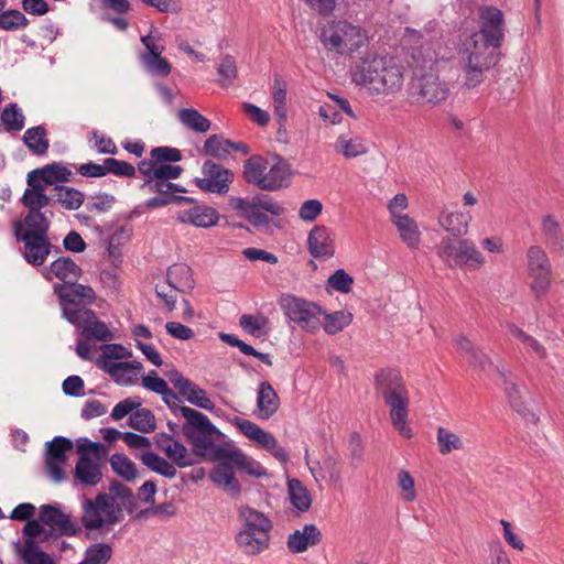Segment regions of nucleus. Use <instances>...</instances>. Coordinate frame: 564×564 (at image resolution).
Segmentation results:
<instances>
[{"instance_id": "c9c22d12", "label": "nucleus", "mask_w": 564, "mask_h": 564, "mask_svg": "<svg viewBox=\"0 0 564 564\" xmlns=\"http://www.w3.org/2000/svg\"><path fill=\"white\" fill-rule=\"evenodd\" d=\"M109 491L110 492L107 495L112 497L113 503H118V507L122 513H124V511L132 513L137 510L138 502L131 488L120 481L115 480L110 484Z\"/></svg>"}, {"instance_id": "603ef678", "label": "nucleus", "mask_w": 564, "mask_h": 564, "mask_svg": "<svg viewBox=\"0 0 564 564\" xmlns=\"http://www.w3.org/2000/svg\"><path fill=\"white\" fill-rule=\"evenodd\" d=\"M24 116L17 104H8L1 113V121L8 131H20L24 128Z\"/></svg>"}, {"instance_id": "aec40b11", "label": "nucleus", "mask_w": 564, "mask_h": 564, "mask_svg": "<svg viewBox=\"0 0 564 564\" xmlns=\"http://www.w3.org/2000/svg\"><path fill=\"white\" fill-rule=\"evenodd\" d=\"M473 47L468 48L467 63L475 65L485 72L492 68L500 58L498 46L471 40Z\"/></svg>"}, {"instance_id": "a211bd4d", "label": "nucleus", "mask_w": 564, "mask_h": 564, "mask_svg": "<svg viewBox=\"0 0 564 564\" xmlns=\"http://www.w3.org/2000/svg\"><path fill=\"white\" fill-rule=\"evenodd\" d=\"M53 289L63 304L88 305L93 304L97 299L93 288L77 283V281L72 282L67 286L56 283Z\"/></svg>"}, {"instance_id": "f257e3e1", "label": "nucleus", "mask_w": 564, "mask_h": 564, "mask_svg": "<svg viewBox=\"0 0 564 564\" xmlns=\"http://www.w3.org/2000/svg\"><path fill=\"white\" fill-rule=\"evenodd\" d=\"M351 80L377 94H392L403 85L402 66L394 57L360 58L350 68Z\"/></svg>"}, {"instance_id": "473e14b6", "label": "nucleus", "mask_w": 564, "mask_h": 564, "mask_svg": "<svg viewBox=\"0 0 564 564\" xmlns=\"http://www.w3.org/2000/svg\"><path fill=\"white\" fill-rule=\"evenodd\" d=\"M275 163L265 173L263 191L273 192L282 188L291 175L289 162L276 155Z\"/></svg>"}, {"instance_id": "58836bf2", "label": "nucleus", "mask_w": 564, "mask_h": 564, "mask_svg": "<svg viewBox=\"0 0 564 564\" xmlns=\"http://www.w3.org/2000/svg\"><path fill=\"white\" fill-rule=\"evenodd\" d=\"M383 401L389 406L392 423H406L410 403L408 390L384 398Z\"/></svg>"}, {"instance_id": "c756f323", "label": "nucleus", "mask_w": 564, "mask_h": 564, "mask_svg": "<svg viewBox=\"0 0 564 564\" xmlns=\"http://www.w3.org/2000/svg\"><path fill=\"white\" fill-rule=\"evenodd\" d=\"M28 213L23 220H20L23 225V234L32 236H47L51 227V217L53 212H42L34 208H26Z\"/></svg>"}, {"instance_id": "f704fd0d", "label": "nucleus", "mask_w": 564, "mask_h": 564, "mask_svg": "<svg viewBox=\"0 0 564 564\" xmlns=\"http://www.w3.org/2000/svg\"><path fill=\"white\" fill-rule=\"evenodd\" d=\"M541 231L544 237L545 245L552 251H561L564 249V234L560 223L552 215H545L542 218Z\"/></svg>"}, {"instance_id": "4468645a", "label": "nucleus", "mask_w": 564, "mask_h": 564, "mask_svg": "<svg viewBox=\"0 0 564 564\" xmlns=\"http://www.w3.org/2000/svg\"><path fill=\"white\" fill-rule=\"evenodd\" d=\"M72 448L70 440L65 437H55L47 443L45 469L54 481H61L65 478L64 465L67 460L66 453Z\"/></svg>"}, {"instance_id": "a878e982", "label": "nucleus", "mask_w": 564, "mask_h": 564, "mask_svg": "<svg viewBox=\"0 0 564 564\" xmlns=\"http://www.w3.org/2000/svg\"><path fill=\"white\" fill-rule=\"evenodd\" d=\"M455 343L458 351L473 368L485 371L488 368L494 367L490 358L480 348L475 346L466 336H457Z\"/></svg>"}, {"instance_id": "052dcab7", "label": "nucleus", "mask_w": 564, "mask_h": 564, "mask_svg": "<svg viewBox=\"0 0 564 564\" xmlns=\"http://www.w3.org/2000/svg\"><path fill=\"white\" fill-rule=\"evenodd\" d=\"M237 74L238 70L235 58L230 55H225L221 58V62L218 67V84L224 88L231 86L237 77Z\"/></svg>"}, {"instance_id": "13d9d810", "label": "nucleus", "mask_w": 564, "mask_h": 564, "mask_svg": "<svg viewBox=\"0 0 564 564\" xmlns=\"http://www.w3.org/2000/svg\"><path fill=\"white\" fill-rule=\"evenodd\" d=\"M440 452L443 455L463 448L462 438L446 427L440 426L437 432Z\"/></svg>"}, {"instance_id": "69168bd1", "label": "nucleus", "mask_w": 564, "mask_h": 564, "mask_svg": "<svg viewBox=\"0 0 564 564\" xmlns=\"http://www.w3.org/2000/svg\"><path fill=\"white\" fill-rule=\"evenodd\" d=\"M105 162V172L112 173L119 176L133 177L135 175V167L126 161H119L113 158H107Z\"/></svg>"}, {"instance_id": "dca6fc26", "label": "nucleus", "mask_w": 564, "mask_h": 564, "mask_svg": "<svg viewBox=\"0 0 564 564\" xmlns=\"http://www.w3.org/2000/svg\"><path fill=\"white\" fill-rule=\"evenodd\" d=\"M307 249L317 259H328L335 254V234L326 226H315L307 237Z\"/></svg>"}, {"instance_id": "b1692460", "label": "nucleus", "mask_w": 564, "mask_h": 564, "mask_svg": "<svg viewBox=\"0 0 564 564\" xmlns=\"http://www.w3.org/2000/svg\"><path fill=\"white\" fill-rule=\"evenodd\" d=\"M218 219V212L213 207L204 205H195L193 208L177 214V220L181 223L192 224L202 228L215 226Z\"/></svg>"}, {"instance_id": "4c0bfd02", "label": "nucleus", "mask_w": 564, "mask_h": 564, "mask_svg": "<svg viewBox=\"0 0 564 564\" xmlns=\"http://www.w3.org/2000/svg\"><path fill=\"white\" fill-rule=\"evenodd\" d=\"M53 192L54 203L59 204L66 210L78 209L85 200L84 193L74 187L56 185Z\"/></svg>"}, {"instance_id": "680f3d73", "label": "nucleus", "mask_w": 564, "mask_h": 564, "mask_svg": "<svg viewBox=\"0 0 564 564\" xmlns=\"http://www.w3.org/2000/svg\"><path fill=\"white\" fill-rule=\"evenodd\" d=\"M98 368L110 375L119 384H129L132 382L131 378L126 377V373L131 372V369L120 368V362H111L105 360V358H98L96 360Z\"/></svg>"}, {"instance_id": "2eb2a0df", "label": "nucleus", "mask_w": 564, "mask_h": 564, "mask_svg": "<svg viewBox=\"0 0 564 564\" xmlns=\"http://www.w3.org/2000/svg\"><path fill=\"white\" fill-rule=\"evenodd\" d=\"M40 521L61 536H73L80 531V528L70 519L69 514L53 505L41 507Z\"/></svg>"}, {"instance_id": "4d7b16f0", "label": "nucleus", "mask_w": 564, "mask_h": 564, "mask_svg": "<svg viewBox=\"0 0 564 564\" xmlns=\"http://www.w3.org/2000/svg\"><path fill=\"white\" fill-rule=\"evenodd\" d=\"M29 25V19L17 9H9L0 13V28L6 31L24 29Z\"/></svg>"}, {"instance_id": "864d4df0", "label": "nucleus", "mask_w": 564, "mask_h": 564, "mask_svg": "<svg viewBox=\"0 0 564 564\" xmlns=\"http://www.w3.org/2000/svg\"><path fill=\"white\" fill-rule=\"evenodd\" d=\"M505 389L510 401V405L520 414L524 421H531L534 415L525 410L520 388L516 383L505 380Z\"/></svg>"}, {"instance_id": "423d86ee", "label": "nucleus", "mask_w": 564, "mask_h": 564, "mask_svg": "<svg viewBox=\"0 0 564 564\" xmlns=\"http://www.w3.org/2000/svg\"><path fill=\"white\" fill-rule=\"evenodd\" d=\"M436 253L447 268L480 269L485 259L475 243L468 239L454 240L444 237L436 246Z\"/></svg>"}, {"instance_id": "5fc2aeb1", "label": "nucleus", "mask_w": 564, "mask_h": 564, "mask_svg": "<svg viewBox=\"0 0 564 564\" xmlns=\"http://www.w3.org/2000/svg\"><path fill=\"white\" fill-rule=\"evenodd\" d=\"M112 556L109 544L97 543L90 545L85 552V558L80 564H107Z\"/></svg>"}, {"instance_id": "8fccbe9b", "label": "nucleus", "mask_w": 564, "mask_h": 564, "mask_svg": "<svg viewBox=\"0 0 564 564\" xmlns=\"http://www.w3.org/2000/svg\"><path fill=\"white\" fill-rule=\"evenodd\" d=\"M162 51L163 48L153 54H142L141 58L149 72L166 77L170 75L172 66L166 58L161 56Z\"/></svg>"}, {"instance_id": "6e6d98bb", "label": "nucleus", "mask_w": 564, "mask_h": 564, "mask_svg": "<svg viewBox=\"0 0 564 564\" xmlns=\"http://www.w3.org/2000/svg\"><path fill=\"white\" fill-rule=\"evenodd\" d=\"M110 465L112 470L126 480H132L137 476L135 464L123 454L112 455Z\"/></svg>"}, {"instance_id": "1a4fd4ad", "label": "nucleus", "mask_w": 564, "mask_h": 564, "mask_svg": "<svg viewBox=\"0 0 564 564\" xmlns=\"http://www.w3.org/2000/svg\"><path fill=\"white\" fill-rule=\"evenodd\" d=\"M142 386L150 391L162 395L163 401L171 411L176 416L180 413L185 420V423H210L209 419L205 414L195 409L183 405L181 398L169 388L164 379L156 377V372L154 370L142 377Z\"/></svg>"}, {"instance_id": "5701e85b", "label": "nucleus", "mask_w": 564, "mask_h": 564, "mask_svg": "<svg viewBox=\"0 0 564 564\" xmlns=\"http://www.w3.org/2000/svg\"><path fill=\"white\" fill-rule=\"evenodd\" d=\"M321 541L319 529L315 524H305L302 530H295L289 535L286 545L292 553H302Z\"/></svg>"}, {"instance_id": "7c9ffc66", "label": "nucleus", "mask_w": 564, "mask_h": 564, "mask_svg": "<svg viewBox=\"0 0 564 564\" xmlns=\"http://www.w3.org/2000/svg\"><path fill=\"white\" fill-rule=\"evenodd\" d=\"M75 479L83 486H96L102 479L100 465L86 455L79 456L75 467Z\"/></svg>"}, {"instance_id": "f3484780", "label": "nucleus", "mask_w": 564, "mask_h": 564, "mask_svg": "<svg viewBox=\"0 0 564 564\" xmlns=\"http://www.w3.org/2000/svg\"><path fill=\"white\" fill-rule=\"evenodd\" d=\"M155 444L180 468L188 467L196 463L193 454L188 452L186 446L171 435L158 434L155 436Z\"/></svg>"}, {"instance_id": "7ed1b4c3", "label": "nucleus", "mask_w": 564, "mask_h": 564, "mask_svg": "<svg viewBox=\"0 0 564 564\" xmlns=\"http://www.w3.org/2000/svg\"><path fill=\"white\" fill-rule=\"evenodd\" d=\"M82 524L88 531L109 533L115 525L124 519L118 503L106 492H99L95 498H85L82 502Z\"/></svg>"}, {"instance_id": "c03bdc74", "label": "nucleus", "mask_w": 564, "mask_h": 564, "mask_svg": "<svg viewBox=\"0 0 564 564\" xmlns=\"http://www.w3.org/2000/svg\"><path fill=\"white\" fill-rule=\"evenodd\" d=\"M140 459L143 465L156 474L166 478H174L176 476L175 466L153 452L142 453Z\"/></svg>"}, {"instance_id": "e2e57ef3", "label": "nucleus", "mask_w": 564, "mask_h": 564, "mask_svg": "<svg viewBox=\"0 0 564 564\" xmlns=\"http://www.w3.org/2000/svg\"><path fill=\"white\" fill-rule=\"evenodd\" d=\"M25 564H54L51 557L40 550L32 540H26L22 553Z\"/></svg>"}, {"instance_id": "f8f14e48", "label": "nucleus", "mask_w": 564, "mask_h": 564, "mask_svg": "<svg viewBox=\"0 0 564 564\" xmlns=\"http://www.w3.org/2000/svg\"><path fill=\"white\" fill-rule=\"evenodd\" d=\"M13 230L15 239L24 243L23 257L25 261L35 267L42 265L53 247L48 236L24 235L23 225L20 220L13 223Z\"/></svg>"}, {"instance_id": "a19ab883", "label": "nucleus", "mask_w": 564, "mask_h": 564, "mask_svg": "<svg viewBox=\"0 0 564 564\" xmlns=\"http://www.w3.org/2000/svg\"><path fill=\"white\" fill-rule=\"evenodd\" d=\"M223 460H228L240 470L256 477H261L265 474L263 468L258 463L248 458L240 449L234 445L230 446Z\"/></svg>"}, {"instance_id": "6ab92c4d", "label": "nucleus", "mask_w": 564, "mask_h": 564, "mask_svg": "<svg viewBox=\"0 0 564 564\" xmlns=\"http://www.w3.org/2000/svg\"><path fill=\"white\" fill-rule=\"evenodd\" d=\"M375 389L382 399L408 390L401 372L392 368H384L376 373Z\"/></svg>"}, {"instance_id": "a18cd8bd", "label": "nucleus", "mask_w": 564, "mask_h": 564, "mask_svg": "<svg viewBox=\"0 0 564 564\" xmlns=\"http://www.w3.org/2000/svg\"><path fill=\"white\" fill-rule=\"evenodd\" d=\"M63 317L66 318L74 326L84 329L88 323L95 318V312L86 308L85 305H62Z\"/></svg>"}, {"instance_id": "3c124183", "label": "nucleus", "mask_w": 564, "mask_h": 564, "mask_svg": "<svg viewBox=\"0 0 564 564\" xmlns=\"http://www.w3.org/2000/svg\"><path fill=\"white\" fill-rule=\"evenodd\" d=\"M80 334L86 340L97 339L99 341H108L113 339V333L106 323L98 321L96 316L82 329Z\"/></svg>"}, {"instance_id": "4be33fe9", "label": "nucleus", "mask_w": 564, "mask_h": 564, "mask_svg": "<svg viewBox=\"0 0 564 564\" xmlns=\"http://www.w3.org/2000/svg\"><path fill=\"white\" fill-rule=\"evenodd\" d=\"M32 180H37L41 184L57 185V183L70 182L73 172L67 169L63 163L53 162L44 165L43 167L32 170L29 174Z\"/></svg>"}, {"instance_id": "c85d7f7f", "label": "nucleus", "mask_w": 564, "mask_h": 564, "mask_svg": "<svg viewBox=\"0 0 564 564\" xmlns=\"http://www.w3.org/2000/svg\"><path fill=\"white\" fill-rule=\"evenodd\" d=\"M26 188L21 197V203L25 208H34L42 210L54 203V195L48 196L45 194V185L41 184L37 180H32L28 176Z\"/></svg>"}, {"instance_id": "bb28decb", "label": "nucleus", "mask_w": 564, "mask_h": 564, "mask_svg": "<svg viewBox=\"0 0 564 564\" xmlns=\"http://www.w3.org/2000/svg\"><path fill=\"white\" fill-rule=\"evenodd\" d=\"M471 220L469 213L452 212L443 208L438 217V224L453 237L462 238L468 232Z\"/></svg>"}, {"instance_id": "0e129e2a", "label": "nucleus", "mask_w": 564, "mask_h": 564, "mask_svg": "<svg viewBox=\"0 0 564 564\" xmlns=\"http://www.w3.org/2000/svg\"><path fill=\"white\" fill-rule=\"evenodd\" d=\"M226 140L227 139H224L220 134L210 135L204 143L205 154L217 159H226L229 154Z\"/></svg>"}, {"instance_id": "79ce46f5", "label": "nucleus", "mask_w": 564, "mask_h": 564, "mask_svg": "<svg viewBox=\"0 0 564 564\" xmlns=\"http://www.w3.org/2000/svg\"><path fill=\"white\" fill-rule=\"evenodd\" d=\"M177 118L184 127L197 133H206L212 127L210 120L194 108L180 109Z\"/></svg>"}, {"instance_id": "f03ea898", "label": "nucleus", "mask_w": 564, "mask_h": 564, "mask_svg": "<svg viewBox=\"0 0 564 564\" xmlns=\"http://www.w3.org/2000/svg\"><path fill=\"white\" fill-rule=\"evenodd\" d=\"M238 517L241 522L235 536L238 550L247 556H256L269 550L272 521L263 512L248 506L239 507Z\"/></svg>"}, {"instance_id": "72a5a7b5", "label": "nucleus", "mask_w": 564, "mask_h": 564, "mask_svg": "<svg viewBox=\"0 0 564 564\" xmlns=\"http://www.w3.org/2000/svg\"><path fill=\"white\" fill-rule=\"evenodd\" d=\"M392 223L397 227L401 240L408 248L416 249L421 242V231L416 221L409 215H403L394 216Z\"/></svg>"}, {"instance_id": "39448f33", "label": "nucleus", "mask_w": 564, "mask_h": 564, "mask_svg": "<svg viewBox=\"0 0 564 564\" xmlns=\"http://www.w3.org/2000/svg\"><path fill=\"white\" fill-rule=\"evenodd\" d=\"M321 41L326 50L348 56H351L367 44V37L360 28L347 21L325 25L321 32Z\"/></svg>"}, {"instance_id": "9d476101", "label": "nucleus", "mask_w": 564, "mask_h": 564, "mask_svg": "<svg viewBox=\"0 0 564 564\" xmlns=\"http://www.w3.org/2000/svg\"><path fill=\"white\" fill-rule=\"evenodd\" d=\"M449 94L448 83L433 73L423 74L411 84V98L422 106H437L446 101Z\"/></svg>"}, {"instance_id": "ea45409f", "label": "nucleus", "mask_w": 564, "mask_h": 564, "mask_svg": "<svg viewBox=\"0 0 564 564\" xmlns=\"http://www.w3.org/2000/svg\"><path fill=\"white\" fill-rule=\"evenodd\" d=\"M279 404V399L269 382H262L258 391V410L259 417L267 420L272 415Z\"/></svg>"}, {"instance_id": "49530a36", "label": "nucleus", "mask_w": 564, "mask_h": 564, "mask_svg": "<svg viewBox=\"0 0 564 564\" xmlns=\"http://www.w3.org/2000/svg\"><path fill=\"white\" fill-rule=\"evenodd\" d=\"M177 395L181 399L184 398L186 401L197 408L208 411L215 410V404L208 398L207 392L192 381L189 382V387H186L184 391L180 392Z\"/></svg>"}, {"instance_id": "393cba45", "label": "nucleus", "mask_w": 564, "mask_h": 564, "mask_svg": "<svg viewBox=\"0 0 564 564\" xmlns=\"http://www.w3.org/2000/svg\"><path fill=\"white\" fill-rule=\"evenodd\" d=\"M218 464L210 471L212 481L221 487L226 492L232 497L240 494V485L232 470V463L228 460H217Z\"/></svg>"}, {"instance_id": "ddd939ff", "label": "nucleus", "mask_w": 564, "mask_h": 564, "mask_svg": "<svg viewBox=\"0 0 564 564\" xmlns=\"http://www.w3.org/2000/svg\"><path fill=\"white\" fill-rule=\"evenodd\" d=\"M203 177L196 178L198 188L208 193L226 194L234 181V173L214 161H206L202 167Z\"/></svg>"}, {"instance_id": "6e6552de", "label": "nucleus", "mask_w": 564, "mask_h": 564, "mask_svg": "<svg viewBox=\"0 0 564 564\" xmlns=\"http://www.w3.org/2000/svg\"><path fill=\"white\" fill-rule=\"evenodd\" d=\"M527 270L530 279L529 288L535 299L540 300L550 291L553 270L550 258L540 246H531L527 250Z\"/></svg>"}, {"instance_id": "2f4dec72", "label": "nucleus", "mask_w": 564, "mask_h": 564, "mask_svg": "<svg viewBox=\"0 0 564 564\" xmlns=\"http://www.w3.org/2000/svg\"><path fill=\"white\" fill-rule=\"evenodd\" d=\"M166 284L181 293L192 292L195 285L192 269L183 263L171 265L166 272Z\"/></svg>"}, {"instance_id": "de8ad7c7", "label": "nucleus", "mask_w": 564, "mask_h": 564, "mask_svg": "<svg viewBox=\"0 0 564 564\" xmlns=\"http://www.w3.org/2000/svg\"><path fill=\"white\" fill-rule=\"evenodd\" d=\"M323 328L328 335H336L352 322V314L345 311H337L327 314L324 311Z\"/></svg>"}, {"instance_id": "9b49d317", "label": "nucleus", "mask_w": 564, "mask_h": 564, "mask_svg": "<svg viewBox=\"0 0 564 564\" xmlns=\"http://www.w3.org/2000/svg\"><path fill=\"white\" fill-rule=\"evenodd\" d=\"M480 29L471 35V40L501 47L505 39L503 13L496 7L479 9Z\"/></svg>"}, {"instance_id": "e433bc0d", "label": "nucleus", "mask_w": 564, "mask_h": 564, "mask_svg": "<svg viewBox=\"0 0 564 564\" xmlns=\"http://www.w3.org/2000/svg\"><path fill=\"white\" fill-rule=\"evenodd\" d=\"M23 143L25 147L37 156L47 153L50 141L47 139V131L42 126L29 128L23 134Z\"/></svg>"}, {"instance_id": "cd10ccee", "label": "nucleus", "mask_w": 564, "mask_h": 564, "mask_svg": "<svg viewBox=\"0 0 564 564\" xmlns=\"http://www.w3.org/2000/svg\"><path fill=\"white\" fill-rule=\"evenodd\" d=\"M241 433L259 446L270 451L275 457L285 460L286 455L278 446L276 440L270 433L263 431L259 425H237Z\"/></svg>"}, {"instance_id": "774afa93", "label": "nucleus", "mask_w": 564, "mask_h": 564, "mask_svg": "<svg viewBox=\"0 0 564 564\" xmlns=\"http://www.w3.org/2000/svg\"><path fill=\"white\" fill-rule=\"evenodd\" d=\"M254 209L265 210L273 216H280L284 213V208L267 194H257L253 196Z\"/></svg>"}, {"instance_id": "20e7f679", "label": "nucleus", "mask_w": 564, "mask_h": 564, "mask_svg": "<svg viewBox=\"0 0 564 564\" xmlns=\"http://www.w3.org/2000/svg\"><path fill=\"white\" fill-rule=\"evenodd\" d=\"M182 433L193 455L209 460H223L232 445L216 425H182Z\"/></svg>"}, {"instance_id": "bf43d9fd", "label": "nucleus", "mask_w": 564, "mask_h": 564, "mask_svg": "<svg viewBox=\"0 0 564 564\" xmlns=\"http://www.w3.org/2000/svg\"><path fill=\"white\" fill-rule=\"evenodd\" d=\"M335 149L341 152L347 159L356 158L367 151L360 138L346 139L344 135L338 138Z\"/></svg>"}, {"instance_id": "412c9836", "label": "nucleus", "mask_w": 564, "mask_h": 564, "mask_svg": "<svg viewBox=\"0 0 564 564\" xmlns=\"http://www.w3.org/2000/svg\"><path fill=\"white\" fill-rule=\"evenodd\" d=\"M45 270L44 276L46 280L51 281L52 275H54L63 282L62 285L66 286L78 281L83 273L82 268L69 257H61L54 260Z\"/></svg>"}, {"instance_id": "37998d69", "label": "nucleus", "mask_w": 564, "mask_h": 564, "mask_svg": "<svg viewBox=\"0 0 564 564\" xmlns=\"http://www.w3.org/2000/svg\"><path fill=\"white\" fill-rule=\"evenodd\" d=\"M265 170L264 160L259 155H253L243 164V178L247 183L263 189Z\"/></svg>"}, {"instance_id": "09e8293b", "label": "nucleus", "mask_w": 564, "mask_h": 564, "mask_svg": "<svg viewBox=\"0 0 564 564\" xmlns=\"http://www.w3.org/2000/svg\"><path fill=\"white\" fill-rule=\"evenodd\" d=\"M289 492L292 505L300 511H307L311 507L312 500L310 492L297 479L289 481Z\"/></svg>"}, {"instance_id": "338daca9", "label": "nucleus", "mask_w": 564, "mask_h": 564, "mask_svg": "<svg viewBox=\"0 0 564 564\" xmlns=\"http://www.w3.org/2000/svg\"><path fill=\"white\" fill-rule=\"evenodd\" d=\"M352 283V276L349 275L344 269L336 270L334 274H332L327 280L328 286L341 293L350 292Z\"/></svg>"}, {"instance_id": "0eeeda50", "label": "nucleus", "mask_w": 564, "mask_h": 564, "mask_svg": "<svg viewBox=\"0 0 564 564\" xmlns=\"http://www.w3.org/2000/svg\"><path fill=\"white\" fill-rule=\"evenodd\" d=\"M279 304L288 318L301 329L311 334L319 330L322 326L319 317L324 314V310L317 303L284 294L280 297Z\"/></svg>"}]
</instances>
